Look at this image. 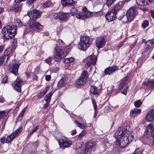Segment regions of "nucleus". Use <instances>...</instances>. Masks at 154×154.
Listing matches in <instances>:
<instances>
[{
	"instance_id": "6e6d98bb",
	"label": "nucleus",
	"mask_w": 154,
	"mask_h": 154,
	"mask_svg": "<svg viewBox=\"0 0 154 154\" xmlns=\"http://www.w3.org/2000/svg\"><path fill=\"white\" fill-rule=\"evenodd\" d=\"M60 12L59 13H57L54 14L53 15V16L54 18L57 19L59 18V14Z\"/></svg>"
},
{
	"instance_id": "20e7f679",
	"label": "nucleus",
	"mask_w": 154,
	"mask_h": 154,
	"mask_svg": "<svg viewBox=\"0 0 154 154\" xmlns=\"http://www.w3.org/2000/svg\"><path fill=\"white\" fill-rule=\"evenodd\" d=\"M90 44V38L88 36H83L80 38L78 48L81 50H86Z\"/></svg>"
},
{
	"instance_id": "37998d69",
	"label": "nucleus",
	"mask_w": 154,
	"mask_h": 154,
	"mask_svg": "<svg viewBox=\"0 0 154 154\" xmlns=\"http://www.w3.org/2000/svg\"><path fill=\"white\" fill-rule=\"evenodd\" d=\"M115 0H106L107 5L109 6H111L113 3L114 1H115Z\"/></svg>"
},
{
	"instance_id": "8fccbe9b",
	"label": "nucleus",
	"mask_w": 154,
	"mask_h": 154,
	"mask_svg": "<svg viewBox=\"0 0 154 154\" xmlns=\"http://www.w3.org/2000/svg\"><path fill=\"white\" fill-rule=\"evenodd\" d=\"M36 0H29L27 1V3L28 5H31L34 2H35Z\"/></svg>"
},
{
	"instance_id": "a18cd8bd",
	"label": "nucleus",
	"mask_w": 154,
	"mask_h": 154,
	"mask_svg": "<svg viewBox=\"0 0 154 154\" xmlns=\"http://www.w3.org/2000/svg\"><path fill=\"white\" fill-rule=\"evenodd\" d=\"M52 59V57H50L45 60V61L47 63L49 64L51 63V60Z\"/></svg>"
},
{
	"instance_id": "cd10ccee",
	"label": "nucleus",
	"mask_w": 154,
	"mask_h": 154,
	"mask_svg": "<svg viewBox=\"0 0 154 154\" xmlns=\"http://www.w3.org/2000/svg\"><path fill=\"white\" fill-rule=\"evenodd\" d=\"M93 146V143L92 141H89L87 143L85 149V151L88 152L89 149L91 148Z\"/></svg>"
},
{
	"instance_id": "72a5a7b5",
	"label": "nucleus",
	"mask_w": 154,
	"mask_h": 154,
	"mask_svg": "<svg viewBox=\"0 0 154 154\" xmlns=\"http://www.w3.org/2000/svg\"><path fill=\"white\" fill-rule=\"evenodd\" d=\"M74 59L72 57L66 58L64 60V63L65 64H67L69 63H71L73 61Z\"/></svg>"
},
{
	"instance_id": "ea45409f",
	"label": "nucleus",
	"mask_w": 154,
	"mask_h": 154,
	"mask_svg": "<svg viewBox=\"0 0 154 154\" xmlns=\"http://www.w3.org/2000/svg\"><path fill=\"white\" fill-rule=\"evenodd\" d=\"M75 122L80 128L83 129H84L85 128V126L84 125L82 124H81L79 123L77 121L75 120Z\"/></svg>"
},
{
	"instance_id": "de8ad7c7",
	"label": "nucleus",
	"mask_w": 154,
	"mask_h": 154,
	"mask_svg": "<svg viewBox=\"0 0 154 154\" xmlns=\"http://www.w3.org/2000/svg\"><path fill=\"white\" fill-rule=\"evenodd\" d=\"M128 88L129 87L127 86L126 88L125 89L122 91L121 92L122 93L125 95H126L127 92V90L128 89Z\"/></svg>"
},
{
	"instance_id": "ddd939ff",
	"label": "nucleus",
	"mask_w": 154,
	"mask_h": 154,
	"mask_svg": "<svg viewBox=\"0 0 154 154\" xmlns=\"http://www.w3.org/2000/svg\"><path fill=\"white\" fill-rule=\"evenodd\" d=\"M22 129V128H19L14 132L12 134L8 136L6 140V142L8 143L11 141L20 133Z\"/></svg>"
},
{
	"instance_id": "f3484780",
	"label": "nucleus",
	"mask_w": 154,
	"mask_h": 154,
	"mask_svg": "<svg viewBox=\"0 0 154 154\" xmlns=\"http://www.w3.org/2000/svg\"><path fill=\"white\" fill-rule=\"evenodd\" d=\"M105 43V40L102 37L98 38L96 41V45L98 48L103 47Z\"/></svg>"
},
{
	"instance_id": "bb28decb",
	"label": "nucleus",
	"mask_w": 154,
	"mask_h": 154,
	"mask_svg": "<svg viewBox=\"0 0 154 154\" xmlns=\"http://www.w3.org/2000/svg\"><path fill=\"white\" fill-rule=\"evenodd\" d=\"M90 92L94 95H97L98 93L97 91V88L94 86H92L90 89Z\"/></svg>"
},
{
	"instance_id": "69168bd1",
	"label": "nucleus",
	"mask_w": 154,
	"mask_h": 154,
	"mask_svg": "<svg viewBox=\"0 0 154 154\" xmlns=\"http://www.w3.org/2000/svg\"><path fill=\"white\" fill-rule=\"evenodd\" d=\"M49 106V104L48 103L46 102L44 105V107L45 108H46L48 106Z\"/></svg>"
},
{
	"instance_id": "603ef678",
	"label": "nucleus",
	"mask_w": 154,
	"mask_h": 154,
	"mask_svg": "<svg viewBox=\"0 0 154 154\" xmlns=\"http://www.w3.org/2000/svg\"><path fill=\"white\" fill-rule=\"evenodd\" d=\"M125 41L121 42L117 45V47L119 49L121 48L124 44Z\"/></svg>"
},
{
	"instance_id": "39448f33",
	"label": "nucleus",
	"mask_w": 154,
	"mask_h": 154,
	"mask_svg": "<svg viewBox=\"0 0 154 154\" xmlns=\"http://www.w3.org/2000/svg\"><path fill=\"white\" fill-rule=\"evenodd\" d=\"M82 12H79L76 15V17L78 19H85L91 16V12L88 11L86 7H85L83 8Z\"/></svg>"
},
{
	"instance_id": "774afa93",
	"label": "nucleus",
	"mask_w": 154,
	"mask_h": 154,
	"mask_svg": "<svg viewBox=\"0 0 154 154\" xmlns=\"http://www.w3.org/2000/svg\"><path fill=\"white\" fill-rule=\"evenodd\" d=\"M22 119L23 118H22L21 117H20L19 116H18L17 118V121L18 122L19 121H21Z\"/></svg>"
},
{
	"instance_id": "b1692460",
	"label": "nucleus",
	"mask_w": 154,
	"mask_h": 154,
	"mask_svg": "<svg viewBox=\"0 0 154 154\" xmlns=\"http://www.w3.org/2000/svg\"><path fill=\"white\" fill-rule=\"evenodd\" d=\"M67 13H64L62 12H60L59 14V19L61 20H66L67 19Z\"/></svg>"
},
{
	"instance_id": "a878e982",
	"label": "nucleus",
	"mask_w": 154,
	"mask_h": 154,
	"mask_svg": "<svg viewBox=\"0 0 154 154\" xmlns=\"http://www.w3.org/2000/svg\"><path fill=\"white\" fill-rule=\"evenodd\" d=\"M65 79H61L58 83L57 86L59 88H60L62 86L65 85Z\"/></svg>"
},
{
	"instance_id": "f704fd0d",
	"label": "nucleus",
	"mask_w": 154,
	"mask_h": 154,
	"mask_svg": "<svg viewBox=\"0 0 154 154\" xmlns=\"http://www.w3.org/2000/svg\"><path fill=\"white\" fill-rule=\"evenodd\" d=\"M71 14L72 16H74V14H78V10L75 8H72L71 10Z\"/></svg>"
},
{
	"instance_id": "2eb2a0df",
	"label": "nucleus",
	"mask_w": 154,
	"mask_h": 154,
	"mask_svg": "<svg viewBox=\"0 0 154 154\" xmlns=\"http://www.w3.org/2000/svg\"><path fill=\"white\" fill-rule=\"evenodd\" d=\"M135 1L136 4L140 6L139 8L142 9L143 11L147 10V9L145 8V6L148 5V3L145 0H135Z\"/></svg>"
},
{
	"instance_id": "473e14b6",
	"label": "nucleus",
	"mask_w": 154,
	"mask_h": 154,
	"mask_svg": "<svg viewBox=\"0 0 154 154\" xmlns=\"http://www.w3.org/2000/svg\"><path fill=\"white\" fill-rule=\"evenodd\" d=\"M134 103L136 107H140L142 103V102L141 100H139L134 102Z\"/></svg>"
},
{
	"instance_id": "4be33fe9",
	"label": "nucleus",
	"mask_w": 154,
	"mask_h": 154,
	"mask_svg": "<svg viewBox=\"0 0 154 154\" xmlns=\"http://www.w3.org/2000/svg\"><path fill=\"white\" fill-rule=\"evenodd\" d=\"M116 71V66L110 67L106 69L104 71L106 74H109L114 72Z\"/></svg>"
},
{
	"instance_id": "e2e57ef3",
	"label": "nucleus",
	"mask_w": 154,
	"mask_h": 154,
	"mask_svg": "<svg viewBox=\"0 0 154 154\" xmlns=\"http://www.w3.org/2000/svg\"><path fill=\"white\" fill-rule=\"evenodd\" d=\"M25 0H15V2L16 3H20L21 2Z\"/></svg>"
},
{
	"instance_id": "c756f323",
	"label": "nucleus",
	"mask_w": 154,
	"mask_h": 154,
	"mask_svg": "<svg viewBox=\"0 0 154 154\" xmlns=\"http://www.w3.org/2000/svg\"><path fill=\"white\" fill-rule=\"evenodd\" d=\"M49 89V87L47 86L46 88L43 91V94H42V93H40V94L38 96V98L39 99L42 97L46 93Z\"/></svg>"
},
{
	"instance_id": "6e6552de",
	"label": "nucleus",
	"mask_w": 154,
	"mask_h": 154,
	"mask_svg": "<svg viewBox=\"0 0 154 154\" xmlns=\"http://www.w3.org/2000/svg\"><path fill=\"white\" fill-rule=\"evenodd\" d=\"M97 60V57L96 56L91 55L88 57L86 59L85 66L86 68H88L92 65H94L96 64Z\"/></svg>"
},
{
	"instance_id": "0e129e2a",
	"label": "nucleus",
	"mask_w": 154,
	"mask_h": 154,
	"mask_svg": "<svg viewBox=\"0 0 154 154\" xmlns=\"http://www.w3.org/2000/svg\"><path fill=\"white\" fill-rule=\"evenodd\" d=\"M76 133V130H73L72 131L71 134L72 135H74Z\"/></svg>"
},
{
	"instance_id": "864d4df0",
	"label": "nucleus",
	"mask_w": 154,
	"mask_h": 154,
	"mask_svg": "<svg viewBox=\"0 0 154 154\" xmlns=\"http://www.w3.org/2000/svg\"><path fill=\"white\" fill-rule=\"evenodd\" d=\"M5 112L4 111H2L0 112V120L2 118L5 116Z\"/></svg>"
},
{
	"instance_id": "f257e3e1",
	"label": "nucleus",
	"mask_w": 154,
	"mask_h": 154,
	"mask_svg": "<svg viewBox=\"0 0 154 154\" xmlns=\"http://www.w3.org/2000/svg\"><path fill=\"white\" fill-rule=\"evenodd\" d=\"M42 14L41 11L36 9H33L28 12V15L32 20V21H31L29 24L27 23L28 26L26 27L27 29H30V31L32 32L35 30L39 32L43 29V26L34 20L35 19L39 18L41 16Z\"/></svg>"
},
{
	"instance_id": "5701e85b",
	"label": "nucleus",
	"mask_w": 154,
	"mask_h": 154,
	"mask_svg": "<svg viewBox=\"0 0 154 154\" xmlns=\"http://www.w3.org/2000/svg\"><path fill=\"white\" fill-rule=\"evenodd\" d=\"M146 48L150 50L154 46V41L150 40L148 41V43L146 44Z\"/></svg>"
},
{
	"instance_id": "4c0bfd02",
	"label": "nucleus",
	"mask_w": 154,
	"mask_h": 154,
	"mask_svg": "<svg viewBox=\"0 0 154 154\" xmlns=\"http://www.w3.org/2000/svg\"><path fill=\"white\" fill-rule=\"evenodd\" d=\"M10 50V48H8L4 52V55L2 56H4V57H5V58H6V62L7 61L8 58V51H9Z\"/></svg>"
},
{
	"instance_id": "a19ab883",
	"label": "nucleus",
	"mask_w": 154,
	"mask_h": 154,
	"mask_svg": "<svg viewBox=\"0 0 154 154\" xmlns=\"http://www.w3.org/2000/svg\"><path fill=\"white\" fill-rule=\"evenodd\" d=\"M6 59L5 57H4L3 56H2L0 57V66L2 64L4 63V62H6Z\"/></svg>"
},
{
	"instance_id": "f03ea898",
	"label": "nucleus",
	"mask_w": 154,
	"mask_h": 154,
	"mask_svg": "<svg viewBox=\"0 0 154 154\" xmlns=\"http://www.w3.org/2000/svg\"><path fill=\"white\" fill-rule=\"evenodd\" d=\"M117 132L118 136L116 137V145L121 148H124L129 144L131 141H129L128 137L123 136L124 134L123 130H122V127H120L118 128Z\"/></svg>"
},
{
	"instance_id": "412c9836",
	"label": "nucleus",
	"mask_w": 154,
	"mask_h": 154,
	"mask_svg": "<svg viewBox=\"0 0 154 154\" xmlns=\"http://www.w3.org/2000/svg\"><path fill=\"white\" fill-rule=\"evenodd\" d=\"M153 126L152 124H149L148 126L146 128V130L144 132V135H146V136H147V134H152V133L153 131Z\"/></svg>"
},
{
	"instance_id": "9b49d317",
	"label": "nucleus",
	"mask_w": 154,
	"mask_h": 154,
	"mask_svg": "<svg viewBox=\"0 0 154 154\" xmlns=\"http://www.w3.org/2000/svg\"><path fill=\"white\" fill-rule=\"evenodd\" d=\"M20 65V64L19 63L10 64L8 70L11 72L17 75L18 74V70Z\"/></svg>"
},
{
	"instance_id": "13d9d810",
	"label": "nucleus",
	"mask_w": 154,
	"mask_h": 154,
	"mask_svg": "<svg viewBox=\"0 0 154 154\" xmlns=\"http://www.w3.org/2000/svg\"><path fill=\"white\" fill-rule=\"evenodd\" d=\"M152 135L153 140L152 142V145H154V128H153L152 133L151 134Z\"/></svg>"
},
{
	"instance_id": "423d86ee",
	"label": "nucleus",
	"mask_w": 154,
	"mask_h": 154,
	"mask_svg": "<svg viewBox=\"0 0 154 154\" xmlns=\"http://www.w3.org/2000/svg\"><path fill=\"white\" fill-rule=\"evenodd\" d=\"M88 74L86 70L82 73L81 77L76 81L77 85H82L85 84L88 78Z\"/></svg>"
},
{
	"instance_id": "052dcab7",
	"label": "nucleus",
	"mask_w": 154,
	"mask_h": 154,
	"mask_svg": "<svg viewBox=\"0 0 154 154\" xmlns=\"http://www.w3.org/2000/svg\"><path fill=\"white\" fill-rule=\"evenodd\" d=\"M4 49V47L3 45H0V53L2 52Z\"/></svg>"
},
{
	"instance_id": "e433bc0d",
	"label": "nucleus",
	"mask_w": 154,
	"mask_h": 154,
	"mask_svg": "<svg viewBox=\"0 0 154 154\" xmlns=\"http://www.w3.org/2000/svg\"><path fill=\"white\" fill-rule=\"evenodd\" d=\"M149 25V22L148 20H145L142 23V26L143 29L145 28Z\"/></svg>"
},
{
	"instance_id": "0eeeda50",
	"label": "nucleus",
	"mask_w": 154,
	"mask_h": 154,
	"mask_svg": "<svg viewBox=\"0 0 154 154\" xmlns=\"http://www.w3.org/2000/svg\"><path fill=\"white\" fill-rule=\"evenodd\" d=\"M136 8L132 7L129 9L126 13L127 20L129 22L131 21L136 16Z\"/></svg>"
},
{
	"instance_id": "58836bf2",
	"label": "nucleus",
	"mask_w": 154,
	"mask_h": 154,
	"mask_svg": "<svg viewBox=\"0 0 154 154\" xmlns=\"http://www.w3.org/2000/svg\"><path fill=\"white\" fill-rule=\"evenodd\" d=\"M51 2L50 1H46L43 5V6L45 8L49 7L50 6Z\"/></svg>"
},
{
	"instance_id": "5fc2aeb1",
	"label": "nucleus",
	"mask_w": 154,
	"mask_h": 154,
	"mask_svg": "<svg viewBox=\"0 0 154 154\" xmlns=\"http://www.w3.org/2000/svg\"><path fill=\"white\" fill-rule=\"evenodd\" d=\"M128 76L126 75V77H125L123 79H122V82H123V83H124V84L126 85L127 84V81L128 80L127 78Z\"/></svg>"
},
{
	"instance_id": "393cba45",
	"label": "nucleus",
	"mask_w": 154,
	"mask_h": 154,
	"mask_svg": "<svg viewBox=\"0 0 154 154\" xmlns=\"http://www.w3.org/2000/svg\"><path fill=\"white\" fill-rule=\"evenodd\" d=\"M53 93H51V92L48 94L44 97V100L46 102L49 103L51 100V98L52 95V94Z\"/></svg>"
},
{
	"instance_id": "7ed1b4c3",
	"label": "nucleus",
	"mask_w": 154,
	"mask_h": 154,
	"mask_svg": "<svg viewBox=\"0 0 154 154\" xmlns=\"http://www.w3.org/2000/svg\"><path fill=\"white\" fill-rule=\"evenodd\" d=\"M16 32V27L15 26H7L2 29L3 36L6 39H9L13 37L15 35Z\"/></svg>"
},
{
	"instance_id": "aec40b11",
	"label": "nucleus",
	"mask_w": 154,
	"mask_h": 154,
	"mask_svg": "<svg viewBox=\"0 0 154 154\" xmlns=\"http://www.w3.org/2000/svg\"><path fill=\"white\" fill-rule=\"evenodd\" d=\"M141 111L140 109L134 108L132 109L130 112V116L131 117H134V116L137 115L140 113Z\"/></svg>"
},
{
	"instance_id": "c9c22d12",
	"label": "nucleus",
	"mask_w": 154,
	"mask_h": 154,
	"mask_svg": "<svg viewBox=\"0 0 154 154\" xmlns=\"http://www.w3.org/2000/svg\"><path fill=\"white\" fill-rule=\"evenodd\" d=\"M11 9L12 10L14 11L15 12H17L19 9V6L17 4L14 5L11 7Z\"/></svg>"
},
{
	"instance_id": "680f3d73",
	"label": "nucleus",
	"mask_w": 154,
	"mask_h": 154,
	"mask_svg": "<svg viewBox=\"0 0 154 154\" xmlns=\"http://www.w3.org/2000/svg\"><path fill=\"white\" fill-rule=\"evenodd\" d=\"M5 101V100L4 97H0V102L1 103H3Z\"/></svg>"
},
{
	"instance_id": "9d476101",
	"label": "nucleus",
	"mask_w": 154,
	"mask_h": 154,
	"mask_svg": "<svg viewBox=\"0 0 154 154\" xmlns=\"http://www.w3.org/2000/svg\"><path fill=\"white\" fill-rule=\"evenodd\" d=\"M105 17L109 22H111L115 20L116 7H114L112 10L107 13Z\"/></svg>"
},
{
	"instance_id": "f8f14e48",
	"label": "nucleus",
	"mask_w": 154,
	"mask_h": 154,
	"mask_svg": "<svg viewBox=\"0 0 154 154\" xmlns=\"http://www.w3.org/2000/svg\"><path fill=\"white\" fill-rule=\"evenodd\" d=\"M23 81L19 77H17L16 81L12 83V85L16 90L18 92H21V87L22 85Z\"/></svg>"
},
{
	"instance_id": "4d7b16f0",
	"label": "nucleus",
	"mask_w": 154,
	"mask_h": 154,
	"mask_svg": "<svg viewBox=\"0 0 154 154\" xmlns=\"http://www.w3.org/2000/svg\"><path fill=\"white\" fill-rule=\"evenodd\" d=\"M45 79L47 81H49L51 78V76L49 75H46L45 77Z\"/></svg>"
},
{
	"instance_id": "7c9ffc66",
	"label": "nucleus",
	"mask_w": 154,
	"mask_h": 154,
	"mask_svg": "<svg viewBox=\"0 0 154 154\" xmlns=\"http://www.w3.org/2000/svg\"><path fill=\"white\" fill-rule=\"evenodd\" d=\"M15 24L18 27H20L23 25L21 20L18 19H16L15 22Z\"/></svg>"
},
{
	"instance_id": "49530a36",
	"label": "nucleus",
	"mask_w": 154,
	"mask_h": 154,
	"mask_svg": "<svg viewBox=\"0 0 154 154\" xmlns=\"http://www.w3.org/2000/svg\"><path fill=\"white\" fill-rule=\"evenodd\" d=\"M39 125L37 126L35 128H34L30 133L29 135H31L34 133L35 132L38 128Z\"/></svg>"
},
{
	"instance_id": "bf43d9fd",
	"label": "nucleus",
	"mask_w": 154,
	"mask_h": 154,
	"mask_svg": "<svg viewBox=\"0 0 154 154\" xmlns=\"http://www.w3.org/2000/svg\"><path fill=\"white\" fill-rule=\"evenodd\" d=\"M5 137H3L1 138V142L2 143H3L5 142Z\"/></svg>"
},
{
	"instance_id": "2f4dec72",
	"label": "nucleus",
	"mask_w": 154,
	"mask_h": 154,
	"mask_svg": "<svg viewBox=\"0 0 154 154\" xmlns=\"http://www.w3.org/2000/svg\"><path fill=\"white\" fill-rule=\"evenodd\" d=\"M124 6L123 2H120L116 5V11L117 10L121 9ZM117 12H116V13Z\"/></svg>"
},
{
	"instance_id": "1a4fd4ad",
	"label": "nucleus",
	"mask_w": 154,
	"mask_h": 154,
	"mask_svg": "<svg viewBox=\"0 0 154 154\" xmlns=\"http://www.w3.org/2000/svg\"><path fill=\"white\" fill-rule=\"evenodd\" d=\"M64 57V53L60 48H55V53L54 54V58L56 61H60Z\"/></svg>"
},
{
	"instance_id": "c03bdc74",
	"label": "nucleus",
	"mask_w": 154,
	"mask_h": 154,
	"mask_svg": "<svg viewBox=\"0 0 154 154\" xmlns=\"http://www.w3.org/2000/svg\"><path fill=\"white\" fill-rule=\"evenodd\" d=\"M8 79V77L7 75H5L2 78V83H5L7 82Z\"/></svg>"
},
{
	"instance_id": "79ce46f5",
	"label": "nucleus",
	"mask_w": 154,
	"mask_h": 154,
	"mask_svg": "<svg viewBox=\"0 0 154 154\" xmlns=\"http://www.w3.org/2000/svg\"><path fill=\"white\" fill-rule=\"evenodd\" d=\"M125 85L123 82H121L119 86V90L120 91L121 90Z\"/></svg>"
},
{
	"instance_id": "338daca9",
	"label": "nucleus",
	"mask_w": 154,
	"mask_h": 154,
	"mask_svg": "<svg viewBox=\"0 0 154 154\" xmlns=\"http://www.w3.org/2000/svg\"><path fill=\"white\" fill-rule=\"evenodd\" d=\"M151 15L152 17L154 19V11H151Z\"/></svg>"
},
{
	"instance_id": "4468645a",
	"label": "nucleus",
	"mask_w": 154,
	"mask_h": 154,
	"mask_svg": "<svg viewBox=\"0 0 154 154\" xmlns=\"http://www.w3.org/2000/svg\"><path fill=\"white\" fill-rule=\"evenodd\" d=\"M58 143L60 146L63 148L69 147L72 144L71 141L63 139H60Z\"/></svg>"
},
{
	"instance_id": "3c124183",
	"label": "nucleus",
	"mask_w": 154,
	"mask_h": 154,
	"mask_svg": "<svg viewBox=\"0 0 154 154\" xmlns=\"http://www.w3.org/2000/svg\"><path fill=\"white\" fill-rule=\"evenodd\" d=\"M92 102L94 105V107L95 110H97V106L95 101L94 100H92Z\"/></svg>"
},
{
	"instance_id": "09e8293b",
	"label": "nucleus",
	"mask_w": 154,
	"mask_h": 154,
	"mask_svg": "<svg viewBox=\"0 0 154 154\" xmlns=\"http://www.w3.org/2000/svg\"><path fill=\"white\" fill-rule=\"evenodd\" d=\"M86 132L85 131H82L79 135L78 137H82L85 135Z\"/></svg>"
},
{
	"instance_id": "dca6fc26",
	"label": "nucleus",
	"mask_w": 154,
	"mask_h": 154,
	"mask_svg": "<svg viewBox=\"0 0 154 154\" xmlns=\"http://www.w3.org/2000/svg\"><path fill=\"white\" fill-rule=\"evenodd\" d=\"M146 120L149 122L154 121V108L150 110L146 116Z\"/></svg>"
},
{
	"instance_id": "c85d7f7f",
	"label": "nucleus",
	"mask_w": 154,
	"mask_h": 154,
	"mask_svg": "<svg viewBox=\"0 0 154 154\" xmlns=\"http://www.w3.org/2000/svg\"><path fill=\"white\" fill-rule=\"evenodd\" d=\"M91 16H92L95 17H97L99 16H101L103 15L102 13L100 11L95 12H91Z\"/></svg>"
},
{
	"instance_id": "6ab92c4d",
	"label": "nucleus",
	"mask_w": 154,
	"mask_h": 154,
	"mask_svg": "<svg viewBox=\"0 0 154 154\" xmlns=\"http://www.w3.org/2000/svg\"><path fill=\"white\" fill-rule=\"evenodd\" d=\"M61 3L63 7L71 6L75 3L73 0H63Z\"/></svg>"
},
{
	"instance_id": "a211bd4d",
	"label": "nucleus",
	"mask_w": 154,
	"mask_h": 154,
	"mask_svg": "<svg viewBox=\"0 0 154 154\" xmlns=\"http://www.w3.org/2000/svg\"><path fill=\"white\" fill-rule=\"evenodd\" d=\"M143 84L145 85H147L150 88H154V79H146L143 82Z\"/></svg>"
}]
</instances>
